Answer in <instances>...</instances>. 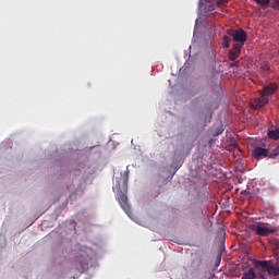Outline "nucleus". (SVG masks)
<instances>
[{
  "label": "nucleus",
  "instance_id": "f257e3e1",
  "mask_svg": "<svg viewBox=\"0 0 279 279\" xmlns=\"http://www.w3.org/2000/svg\"><path fill=\"white\" fill-rule=\"evenodd\" d=\"M130 180V169L126 168L123 174V181H122V187L121 183L119 181L116 185V189L118 191L117 199L121 206V208L126 213V215H130L132 213V209L130 207V204L128 203V182Z\"/></svg>",
  "mask_w": 279,
  "mask_h": 279
},
{
  "label": "nucleus",
  "instance_id": "a211bd4d",
  "mask_svg": "<svg viewBox=\"0 0 279 279\" xmlns=\"http://www.w3.org/2000/svg\"><path fill=\"white\" fill-rule=\"evenodd\" d=\"M274 9L279 10V0H275Z\"/></svg>",
  "mask_w": 279,
  "mask_h": 279
},
{
  "label": "nucleus",
  "instance_id": "4468645a",
  "mask_svg": "<svg viewBox=\"0 0 279 279\" xmlns=\"http://www.w3.org/2000/svg\"><path fill=\"white\" fill-rule=\"evenodd\" d=\"M278 156H279V145L275 149H272L271 154L268 153V157L272 159L278 158Z\"/></svg>",
  "mask_w": 279,
  "mask_h": 279
},
{
  "label": "nucleus",
  "instance_id": "6e6552de",
  "mask_svg": "<svg viewBox=\"0 0 279 279\" xmlns=\"http://www.w3.org/2000/svg\"><path fill=\"white\" fill-rule=\"evenodd\" d=\"M253 156L255 160H260V158L269 157V149L263 147H256L253 150Z\"/></svg>",
  "mask_w": 279,
  "mask_h": 279
},
{
  "label": "nucleus",
  "instance_id": "f03ea898",
  "mask_svg": "<svg viewBox=\"0 0 279 279\" xmlns=\"http://www.w3.org/2000/svg\"><path fill=\"white\" fill-rule=\"evenodd\" d=\"M95 256V251L88 246H81L76 255V263L81 266V269H86L88 267V262L93 260Z\"/></svg>",
  "mask_w": 279,
  "mask_h": 279
},
{
  "label": "nucleus",
  "instance_id": "f3484780",
  "mask_svg": "<svg viewBox=\"0 0 279 279\" xmlns=\"http://www.w3.org/2000/svg\"><path fill=\"white\" fill-rule=\"evenodd\" d=\"M255 2L258 5H262V8H267V5H269V3H270V0H255Z\"/></svg>",
  "mask_w": 279,
  "mask_h": 279
},
{
  "label": "nucleus",
  "instance_id": "6ab92c4d",
  "mask_svg": "<svg viewBox=\"0 0 279 279\" xmlns=\"http://www.w3.org/2000/svg\"><path fill=\"white\" fill-rule=\"evenodd\" d=\"M231 66H239V62L232 63Z\"/></svg>",
  "mask_w": 279,
  "mask_h": 279
},
{
  "label": "nucleus",
  "instance_id": "ddd939ff",
  "mask_svg": "<svg viewBox=\"0 0 279 279\" xmlns=\"http://www.w3.org/2000/svg\"><path fill=\"white\" fill-rule=\"evenodd\" d=\"M230 43H232V39L228 36V35H225L223 38H222V47L225 49H229L230 48Z\"/></svg>",
  "mask_w": 279,
  "mask_h": 279
},
{
  "label": "nucleus",
  "instance_id": "20e7f679",
  "mask_svg": "<svg viewBox=\"0 0 279 279\" xmlns=\"http://www.w3.org/2000/svg\"><path fill=\"white\" fill-rule=\"evenodd\" d=\"M256 267H260L263 271H267L269 276H279V266L274 260H257Z\"/></svg>",
  "mask_w": 279,
  "mask_h": 279
},
{
  "label": "nucleus",
  "instance_id": "f8f14e48",
  "mask_svg": "<svg viewBox=\"0 0 279 279\" xmlns=\"http://www.w3.org/2000/svg\"><path fill=\"white\" fill-rule=\"evenodd\" d=\"M268 136H269V138H271L272 141H279V129L269 131V132H268Z\"/></svg>",
  "mask_w": 279,
  "mask_h": 279
},
{
  "label": "nucleus",
  "instance_id": "0eeeda50",
  "mask_svg": "<svg viewBox=\"0 0 279 279\" xmlns=\"http://www.w3.org/2000/svg\"><path fill=\"white\" fill-rule=\"evenodd\" d=\"M267 104H269V97L263 95L260 92V97L255 98L252 106L255 108V110H258V108H264V106H267Z\"/></svg>",
  "mask_w": 279,
  "mask_h": 279
},
{
  "label": "nucleus",
  "instance_id": "2eb2a0df",
  "mask_svg": "<svg viewBox=\"0 0 279 279\" xmlns=\"http://www.w3.org/2000/svg\"><path fill=\"white\" fill-rule=\"evenodd\" d=\"M260 70L264 72V73H268V71H271V66L269 65V62H264L260 66Z\"/></svg>",
  "mask_w": 279,
  "mask_h": 279
},
{
  "label": "nucleus",
  "instance_id": "39448f33",
  "mask_svg": "<svg viewBox=\"0 0 279 279\" xmlns=\"http://www.w3.org/2000/svg\"><path fill=\"white\" fill-rule=\"evenodd\" d=\"M215 3L216 5H226L228 0H199V8L204 14H208L210 12H215Z\"/></svg>",
  "mask_w": 279,
  "mask_h": 279
},
{
  "label": "nucleus",
  "instance_id": "423d86ee",
  "mask_svg": "<svg viewBox=\"0 0 279 279\" xmlns=\"http://www.w3.org/2000/svg\"><path fill=\"white\" fill-rule=\"evenodd\" d=\"M252 230L258 236H269V234H276V232H278V229L272 227H267L260 223L253 226Z\"/></svg>",
  "mask_w": 279,
  "mask_h": 279
},
{
  "label": "nucleus",
  "instance_id": "9b49d317",
  "mask_svg": "<svg viewBox=\"0 0 279 279\" xmlns=\"http://www.w3.org/2000/svg\"><path fill=\"white\" fill-rule=\"evenodd\" d=\"M242 279H256V271L254 268H250L246 272L242 275Z\"/></svg>",
  "mask_w": 279,
  "mask_h": 279
},
{
  "label": "nucleus",
  "instance_id": "dca6fc26",
  "mask_svg": "<svg viewBox=\"0 0 279 279\" xmlns=\"http://www.w3.org/2000/svg\"><path fill=\"white\" fill-rule=\"evenodd\" d=\"M202 266V257H196L192 260V267H201Z\"/></svg>",
  "mask_w": 279,
  "mask_h": 279
},
{
  "label": "nucleus",
  "instance_id": "aec40b11",
  "mask_svg": "<svg viewBox=\"0 0 279 279\" xmlns=\"http://www.w3.org/2000/svg\"><path fill=\"white\" fill-rule=\"evenodd\" d=\"M218 263H221V255L218 256Z\"/></svg>",
  "mask_w": 279,
  "mask_h": 279
},
{
  "label": "nucleus",
  "instance_id": "9d476101",
  "mask_svg": "<svg viewBox=\"0 0 279 279\" xmlns=\"http://www.w3.org/2000/svg\"><path fill=\"white\" fill-rule=\"evenodd\" d=\"M239 56H241V48H239V46H233V49L229 53V60L234 62Z\"/></svg>",
  "mask_w": 279,
  "mask_h": 279
},
{
  "label": "nucleus",
  "instance_id": "7ed1b4c3",
  "mask_svg": "<svg viewBox=\"0 0 279 279\" xmlns=\"http://www.w3.org/2000/svg\"><path fill=\"white\" fill-rule=\"evenodd\" d=\"M228 35L232 38L233 43H235L234 47H239V49H242L247 40V33L241 28L229 29Z\"/></svg>",
  "mask_w": 279,
  "mask_h": 279
},
{
  "label": "nucleus",
  "instance_id": "1a4fd4ad",
  "mask_svg": "<svg viewBox=\"0 0 279 279\" xmlns=\"http://www.w3.org/2000/svg\"><path fill=\"white\" fill-rule=\"evenodd\" d=\"M278 90V85L276 83H271L269 85L264 86L263 90L260 92L264 97H271V95H274V93H276Z\"/></svg>",
  "mask_w": 279,
  "mask_h": 279
}]
</instances>
